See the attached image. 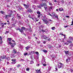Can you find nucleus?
Masks as SVG:
<instances>
[{
    "instance_id": "nucleus-54",
    "label": "nucleus",
    "mask_w": 73,
    "mask_h": 73,
    "mask_svg": "<svg viewBox=\"0 0 73 73\" xmlns=\"http://www.w3.org/2000/svg\"><path fill=\"white\" fill-rule=\"evenodd\" d=\"M0 43H1V44H2V43H3V41L1 40V41L0 42Z\"/></svg>"
},
{
    "instance_id": "nucleus-50",
    "label": "nucleus",
    "mask_w": 73,
    "mask_h": 73,
    "mask_svg": "<svg viewBox=\"0 0 73 73\" xmlns=\"http://www.w3.org/2000/svg\"><path fill=\"white\" fill-rule=\"evenodd\" d=\"M66 17H67V18H69V16H67V15H66Z\"/></svg>"
},
{
    "instance_id": "nucleus-31",
    "label": "nucleus",
    "mask_w": 73,
    "mask_h": 73,
    "mask_svg": "<svg viewBox=\"0 0 73 73\" xmlns=\"http://www.w3.org/2000/svg\"><path fill=\"white\" fill-rule=\"evenodd\" d=\"M8 17V15H5V19H7V17Z\"/></svg>"
},
{
    "instance_id": "nucleus-9",
    "label": "nucleus",
    "mask_w": 73,
    "mask_h": 73,
    "mask_svg": "<svg viewBox=\"0 0 73 73\" xmlns=\"http://www.w3.org/2000/svg\"><path fill=\"white\" fill-rule=\"evenodd\" d=\"M23 5L24 7H25L27 9L28 7H29V5H26L25 4H23Z\"/></svg>"
},
{
    "instance_id": "nucleus-44",
    "label": "nucleus",
    "mask_w": 73,
    "mask_h": 73,
    "mask_svg": "<svg viewBox=\"0 0 73 73\" xmlns=\"http://www.w3.org/2000/svg\"><path fill=\"white\" fill-rule=\"evenodd\" d=\"M64 44L65 45H68V44H69V43H65Z\"/></svg>"
},
{
    "instance_id": "nucleus-5",
    "label": "nucleus",
    "mask_w": 73,
    "mask_h": 73,
    "mask_svg": "<svg viewBox=\"0 0 73 73\" xmlns=\"http://www.w3.org/2000/svg\"><path fill=\"white\" fill-rule=\"evenodd\" d=\"M13 53H14V54H17L18 53H19V52L18 53V52H17V51L15 49L13 50Z\"/></svg>"
},
{
    "instance_id": "nucleus-39",
    "label": "nucleus",
    "mask_w": 73,
    "mask_h": 73,
    "mask_svg": "<svg viewBox=\"0 0 73 73\" xmlns=\"http://www.w3.org/2000/svg\"><path fill=\"white\" fill-rule=\"evenodd\" d=\"M37 7L39 8L40 9V8H41V6H37Z\"/></svg>"
},
{
    "instance_id": "nucleus-8",
    "label": "nucleus",
    "mask_w": 73,
    "mask_h": 73,
    "mask_svg": "<svg viewBox=\"0 0 73 73\" xmlns=\"http://www.w3.org/2000/svg\"><path fill=\"white\" fill-rule=\"evenodd\" d=\"M41 70L39 69V70H36V72L37 73H42V72H41Z\"/></svg>"
},
{
    "instance_id": "nucleus-62",
    "label": "nucleus",
    "mask_w": 73,
    "mask_h": 73,
    "mask_svg": "<svg viewBox=\"0 0 73 73\" xmlns=\"http://www.w3.org/2000/svg\"><path fill=\"white\" fill-rule=\"evenodd\" d=\"M68 27V26H64L65 28H67V27Z\"/></svg>"
},
{
    "instance_id": "nucleus-10",
    "label": "nucleus",
    "mask_w": 73,
    "mask_h": 73,
    "mask_svg": "<svg viewBox=\"0 0 73 73\" xmlns=\"http://www.w3.org/2000/svg\"><path fill=\"white\" fill-rule=\"evenodd\" d=\"M42 37L43 38H44V39H46V38H48V37L46 36L45 35L42 36Z\"/></svg>"
},
{
    "instance_id": "nucleus-32",
    "label": "nucleus",
    "mask_w": 73,
    "mask_h": 73,
    "mask_svg": "<svg viewBox=\"0 0 73 73\" xmlns=\"http://www.w3.org/2000/svg\"><path fill=\"white\" fill-rule=\"evenodd\" d=\"M69 39H70V40H72V39H73V37H71V36H70L69 38Z\"/></svg>"
},
{
    "instance_id": "nucleus-21",
    "label": "nucleus",
    "mask_w": 73,
    "mask_h": 73,
    "mask_svg": "<svg viewBox=\"0 0 73 73\" xmlns=\"http://www.w3.org/2000/svg\"><path fill=\"white\" fill-rule=\"evenodd\" d=\"M34 63V62L32 60L30 62V64H33Z\"/></svg>"
},
{
    "instance_id": "nucleus-58",
    "label": "nucleus",
    "mask_w": 73,
    "mask_h": 73,
    "mask_svg": "<svg viewBox=\"0 0 73 73\" xmlns=\"http://www.w3.org/2000/svg\"><path fill=\"white\" fill-rule=\"evenodd\" d=\"M72 24L71 25H73V21H72Z\"/></svg>"
},
{
    "instance_id": "nucleus-47",
    "label": "nucleus",
    "mask_w": 73,
    "mask_h": 73,
    "mask_svg": "<svg viewBox=\"0 0 73 73\" xmlns=\"http://www.w3.org/2000/svg\"><path fill=\"white\" fill-rule=\"evenodd\" d=\"M12 21H14V17H13V18L12 19Z\"/></svg>"
},
{
    "instance_id": "nucleus-23",
    "label": "nucleus",
    "mask_w": 73,
    "mask_h": 73,
    "mask_svg": "<svg viewBox=\"0 0 73 73\" xmlns=\"http://www.w3.org/2000/svg\"><path fill=\"white\" fill-rule=\"evenodd\" d=\"M52 29V30H55V29H56V28H55V27H53L51 28Z\"/></svg>"
},
{
    "instance_id": "nucleus-20",
    "label": "nucleus",
    "mask_w": 73,
    "mask_h": 73,
    "mask_svg": "<svg viewBox=\"0 0 73 73\" xmlns=\"http://www.w3.org/2000/svg\"><path fill=\"white\" fill-rule=\"evenodd\" d=\"M47 5H46V6H45L44 7V8L45 10V11H46V9H47V7L46 6Z\"/></svg>"
},
{
    "instance_id": "nucleus-33",
    "label": "nucleus",
    "mask_w": 73,
    "mask_h": 73,
    "mask_svg": "<svg viewBox=\"0 0 73 73\" xmlns=\"http://www.w3.org/2000/svg\"><path fill=\"white\" fill-rule=\"evenodd\" d=\"M52 8L53 7H50L49 8V9H52Z\"/></svg>"
},
{
    "instance_id": "nucleus-14",
    "label": "nucleus",
    "mask_w": 73,
    "mask_h": 73,
    "mask_svg": "<svg viewBox=\"0 0 73 73\" xmlns=\"http://www.w3.org/2000/svg\"><path fill=\"white\" fill-rule=\"evenodd\" d=\"M54 16L55 18H57V19H58V15H56L54 14Z\"/></svg>"
},
{
    "instance_id": "nucleus-36",
    "label": "nucleus",
    "mask_w": 73,
    "mask_h": 73,
    "mask_svg": "<svg viewBox=\"0 0 73 73\" xmlns=\"http://www.w3.org/2000/svg\"><path fill=\"white\" fill-rule=\"evenodd\" d=\"M27 54H28V53H26L24 54L25 56H27Z\"/></svg>"
},
{
    "instance_id": "nucleus-29",
    "label": "nucleus",
    "mask_w": 73,
    "mask_h": 73,
    "mask_svg": "<svg viewBox=\"0 0 73 73\" xmlns=\"http://www.w3.org/2000/svg\"><path fill=\"white\" fill-rule=\"evenodd\" d=\"M8 40H9V41L10 42L11 41V38H8Z\"/></svg>"
},
{
    "instance_id": "nucleus-55",
    "label": "nucleus",
    "mask_w": 73,
    "mask_h": 73,
    "mask_svg": "<svg viewBox=\"0 0 73 73\" xmlns=\"http://www.w3.org/2000/svg\"><path fill=\"white\" fill-rule=\"evenodd\" d=\"M9 32L8 31H6V33H5V34H7V33H9Z\"/></svg>"
},
{
    "instance_id": "nucleus-12",
    "label": "nucleus",
    "mask_w": 73,
    "mask_h": 73,
    "mask_svg": "<svg viewBox=\"0 0 73 73\" xmlns=\"http://www.w3.org/2000/svg\"><path fill=\"white\" fill-rule=\"evenodd\" d=\"M1 58L2 59H5L6 58V56L4 55L3 56H1Z\"/></svg>"
},
{
    "instance_id": "nucleus-37",
    "label": "nucleus",
    "mask_w": 73,
    "mask_h": 73,
    "mask_svg": "<svg viewBox=\"0 0 73 73\" xmlns=\"http://www.w3.org/2000/svg\"><path fill=\"white\" fill-rule=\"evenodd\" d=\"M48 15H49V16H52V15H51V14H50V13H49L48 14Z\"/></svg>"
},
{
    "instance_id": "nucleus-2",
    "label": "nucleus",
    "mask_w": 73,
    "mask_h": 73,
    "mask_svg": "<svg viewBox=\"0 0 73 73\" xmlns=\"http://www.w3.org/2000/svg\"><path fill=\"white\" fill-rule=\"evenodd\" d=\"M9 44H10V45H11V48H13L15 45H16V43H12L11 42H9Z\"/></svg>"
},
{
    "instance_id": "nucleus-1",
    "label": "nucleus",
    "mask_w": 73,
    "mask_h": 73,
    "mask_svg": "<svg viewBox=\"0 0 73 73\" xmlns=\"http://www.w3.org/2000/svg\"><path fill=\"white\" fill-rule=\"evenodd\" d=\"M17 31H19V32H20L21 33L24 32L23 30H25V28L24 27H22L21 28V29H16Z\"/></svg>"
},
{
    "instance_id": "nucleus-16",
    "label": "nucleus",
    "mask_w": 73,
    "mask_h": 73,
    "mask_svg": "<svg viewBox=\"0 0 73 73\" xmlns=\"http://www.w3.org/2000/svg\"><path fill=\"white\" fill-rule=\"evenodd\" d=\"M40 1H42L46 2V3H48V1L47 0H40Z\"/></svg>"
},
{
    "instance_id": "nucleus-51",
    "label": "nucleus",
    "mask_w": 73,
    "mask_h": 73,
    "mask_svg": "<svg viewBox=\"0 0 73 73\" xmlns=\"http://www.w3.org/2000/svg\"><path fill=\"white\" fill-rule=\"evenodd\" d=\"M37 43L38 44H40V41H38L37 42Z\"/></svg>"
},
{
    "instance_id": "nucleus-35",
    "label": "nucleus",
    "mask_w": 73,
    "mask_h": 73,
    "mask_svg": "<svg viewBox=\"0 0 73 73\" xmlns=\"http://www.w3.org/2000/svg\"><path fill=\"white\" fill-rule=\"evenodd\" d=\"M7 22H8V23H7V24L8 25H9V24H10V23H9V21H7Z\"/></svg>"
},
{
    "instance_id": "nucleus-11",
    "label": "nucleus",
    "mask_w": 73,
    "mask_h": 73,
    "mask_svg": "<svg viewBox=\"0 0 73 73\" xmlns=\"http://www.w3.org/2000/svg\"><path fill=\"white\" fill-rule=\"evenodd\" d=\"M27 11L28 12H30V13H33V11L31 10V9H29V10H28Z\"/></svg>"
},
{
    "instance_id": "nucleus-40",
    "label": "nucleus",
    "mask_w": 73,
    "mask_h": 73,
    "mask_svg": "<svg viewBox=\"0 0 73 73\" xmlns=\"http://www.w3.org/2000/svg\"><path fill=\"white\" fill-rule=\"evenodd\" d=\"M43 66H46V64H43Z\"/></svg>"
},
{
    "instance_id": "nucleus-6",
    "label": "nucleus",
    "mask_w": 73,
    "mask_h": 73,
    "mask_svg": "<svg viewBox=\"0 0 73 73\" xmlns=\"http://www.w3.org/2000/svg\"><path fill=\"white\" fill-rule=\"evenodd\" d=\"M40 6L42 7H44V6H46V4L45 3H43L40 4Z\"/></svg>"
},
{
    "instance_id": "nucleus-64",
    "label": "nucleus",
    "mask_w": 73,
    "mask_h": 73,
    "mask_svg": "<svg viewBox=\"0 0 73 73\" xmlns=\"http://www.w3.org/2000/svg\"><path fill=\"white\" fill-rule=\"evenodd\" d=\"M18 17L19 18H21V17H20V16H18Z\"/></svg>"
},
{
    "instance_id": "nucleus-43",
    "label": "nucleus",
    "mask_w": 73,
    "mask_h": 73,
    "mask_svg": "<svg viewBox=\"0 0 73 73\" xmlns=\"http://www.w3.org/2000/svg\"><path fill=\"white\" fill-rule=\"evenodd\" d=\"M31 53H32L33 54L35 53V52L34 51H32L31 52Z\"/></svg>"
},
{
    "instance_id": "nucleus-57",
    "label": "nucleus",
    "mask_w": 73,
    "mask_h": 73,
    "mask_svg": "<svg viewBox=\"0 0 73 73\" xmlns=\"http://www.w3.org/2000/svg\"><path fill=\"white\" fill-rule=\"evenodd\" d=\"M31 31L32 30L31 29V28L29 30V31H30L31 32Z\"/></svg>"
},
{
    "instance_id": "nucleus-3",
    "label": "nucleus",
    "mask_w": 73,
    "mask_h": 73,
    "mask_svg": "<svg viewBox=\"0 0 73 73\" xmlns=\"http://www.w3.org/2000/svg\"><path fill=\"white\" fill-rule=\"evenodd\" d=\"M59 64H60V66L58 65V68H61V67L62 68V67H64V65L62 63H59Z\"/></svg>"
},
{
    "instance_id": "nucleus-27",
    "label": "nucleus",
    "mask_w": 73,
    "mask_h": 73,
    "mask_svg": "<svg viewBox=\"0 0 73 73\" xmlns=\"http://www.w3.org/2000/svg\"><path fill=\"white\" fill-rule=\"evenodd\" d=\"M43 52H44V53H46L48 51H47V50H43Z\"/></svg>"
},
{
    "instance_id": "nucleus-15",
    "label": "nucleus",
    "mask_w": 73,
    "mask_h": 73,
    "mask_svg": "<svg viewBox=\"0 0 73 73\" xmlns=\"http://www.w3.org/2000/svg\"><path fill=\"white\" fill-rule=\"evenodd\" d=\"M65 54H68V53H69V51H64Z\"/></svg>"
},
{
    "instance_id": "nucleus-30",
    "label": "nucleus",
    "mask_w": 73,
    "mask_h": 73,
    "mask_svg": "<svg viewBox=\"0 0 73 73\" xmlns=\"http://www.w3.org/2000/svg\"><path fill=\"white\" fill-rule=\"evenodd\" d=\"M60 35H62V36H64L65 37V35L62 34V33H60Z\"/></svg>"
},
{
    "instance_id": "nucleus-34",
    "label": "nucleus",
    "mask_w": 73,
    "mask_h": 73,
    "mask_svg": "<svg viewBox=\"0 0 73 73\" xmlns=\"http://www.w3.org/2000/svg\"><path fill=\"white\" fill-rule=\"evenodd\" d=\"M26 70H27V71H29V68H27V69H26Z\"/></svg>"
},
{
    "instance_id": "nucleus-52",
    "label": "nucleus",
    "mask_w": 73,
    "mask_h": 73,
    "mask_svg": "<svg viewBox=\"0 0 73 73\" xmlns=\"http://www.w3.org/2000/svg\"><path fill=\"white\" fill-rule=\"evenodd\" d=\"M4 27V25H2V28H3Z\"/></svg>"
},
{
    "instance_id": "nucleus-41",
    "label": "nucleus",
    "mask_w": 73,
    "mask_h": 73,
    "mask_svg": "<svg viewBox=\"0 0 73 73\" xmlns=\"http://www.w3.org/2000/svg\"><path fill=\"white\" fill-rule=\"evenodd\" d=\"M20 64H18V65L17 66V67H18V68H19V67H20Z\"/></svg>"
},
{
    "instance_id": "nucleus-63",
    "label": "nucleus",
    "mask_w": 73,
    "mask_h": 73,
    "mask_svg": "<svg viewBox=\"0 0 73 73\" xmlns=\"http://www.w3.org/2000/svg\"><path fill=\"white\" fill-rule=\"evenodd\" d=\"M62 3H64V1L62 0Z\"/></svg>"
},
{
    "instance_id": "nucleus-26",
    "label": "nucleus",
    "mask_w": 73,
    "mask_h": 73,
    "mask_svg": "<svg viewBox=\"0 0 73 73\" xmlns=\"http://www.w3.org/2000/svg\"><path fill=\"white\" fill-rule=\"evenodd\" d=\"M35 54H37V55H38V54H39V53H38V52L36 51L35 52Z\"/></svg>"
},
{
    "instance_id": "nucleus-13",
    "label": "nucleus",
    "mask_w": 73,
    "mask_h": 73,
    "mask_svg": "<svg viewBox=\"0 0 73 73\" xmlns=\"http://www.w3.org/2000/svg\"><path fill=\"white\" fill-rule=\"evenodd\" d=\"M26 49L27 50H28L29 48H31V46H27L25 47Z\"/></svg>"
},
{
    "instance_id": "nucleus-18",
    "label": "nucleus",
    "mask_w": 73,
    "mask_h": 73,
    "mask_svg": "<svg viewBox=\"0 0 73 73\" xmlns=\"http://www.w3.org/2000/svg\"><path fill=\"white\" fill-rule=\"evenodd\" d=\"M67 42H68V44L69 43H72V42L70 40H69V41H67Z\"/></svg>"
},
{
    "instance_id": "nucleus-22",
    "label": "nucleus",
    "mask_w": 73,
    "mask_h": 73,
    "mask_svg": "<svg viewBox=\"0 0 73 73\" xmlns=\"http://www.w3.org/2000/svg\"><path fill=\"white\" fill-rule=\"evenodd\" d=\"M37 13L38 15H40L41 14V13H40V12L39 11H38V12H37Z\"/></svg>"
},
{
    "instance_id": "nucleus-25",
    "label": "nucleus",
    "mask_w": 73,
    "mask_h": 73,
    "mask_svg": "<svg viewBox=\"0 0 73 73\" xmlns=\"http://www.w3.org/2000/svg\"><path fill=\"white\" fill-rule=\"evenodd\" d=\"M0 13H1V14H3L4 13V12L3 11H1L0 12Z\"/></svg>"
},
{
    "instance_id": "nucleus-4",
    "label": "nucleus",
    "mask_w": 73,
    "mask_h": 73,
    "mask_svg": "<svg viewBox=\"0 0 73 73\" xmlns=\"http://www.w3.org/2000/svg\"><path fill=\"white\" fill-rule=\"evenodd\" d=\"M43 22H45V24H48V23H49V21H47L46 19H43Z\"/></svg>"
},
{
    "instance_id": "nucleus-46",
    "label": "nucleus",
    "mask_w": 73,
    "mask_h": 73,
    "mask_svg": "<svg viewBox=\"0 0 73 73\" xmlns=\"http://www.w3.org/2000/svg\"><path fill=\"white\" fill-rule=\"evenodd\" d=\"M43 43H44V44H46V41H44L43 42Z\"/></svg>"
},
{
    "instance_id": "nucleus-19",
    "label": "nucleus",
    "mask_w": 73,
    "mask_h": 73,
    "mask_svg": "<svg viewBox=\"0 0 73 73\" xmlns=\"http://www.w3.org/2000/svg\"><path fill=\"white\" fill-rule=\"evenodd\" d=\"M29 17L30 19H32V20H34V18H32V17H31V16L30 15H29Z\"/></svg>"
},
{
    "instance_id": "nucleus-24",
    "label": "nucleus",
    "mask_w": 73,
    "mask_h": 73,
    "mask_svg": "<svg viewBox=\"0 0 73 73\" xmlns=\"http://www.w3.org/2000/svg\"><path fill=\"white\" fill-rule=\"evenodd\" d=\"M41 32H45V30L43 29H41Z\"/></svg>"
},
{
    "instance_id": "nucleus-56",
    "label": "nucleus",
    "mask_w": 73,
    "mask_h": 73,
    "mask_svg": "<svg viewBox=\"0 0 73 73\" xmlns=\"http://www.w3.org/2000/svg\"><path fill=\"white\" fill-rule=\"evenodd\" d=\"M49 48H50H50H52V46H50L49 47Z\"/></svg>"
},
{
    "instance_id": "nucleus-45",
    "label": "nucleus",
    "mask_w": 73,
    "mask_h": 73,
    "mask_svg": "<svg viewBox=\"0 0 73 73\" xmlns=\"http://www.w3.org/2000/svg\"><path fill=\"white\" fill-rule=\"evenodd\" d=\"M47 40L48 41H50V39L49 38Z\"/></svg>"
},
{
    "instance_id": "nucleus-59",
    "label": "nucleus",
    "mask_w": 73,
    "mask_h": 73,
    "mask_svg": "<svg viewBox=\"0 0 73 73\" xmlns=\"http://www.w3.org/2000/svg\"><path fill=\"white\" fill-rule=\"evenodd\" d=\"M55 69H56V70H58V69L57 68H55Z\"/></svg>"
},
{
    "instance_id": "nucleus-28",
    "label": "nucleus",
    "mask_w": 73,
    "mask_h": 73,
    "mask_svg": "<svg viewBox=\"0 0 73 73\" xmlns=\"http://www.w3.org/2000/svg\"><path fill=\"white\" fill-rule=\"evenodd\" d=\"M12 13L10 14L9 15H8V16L9 17H11V16H12Z\"/></svg>"
},
{
    "instance_id": "nucleus-49",
    "label": "nucleus",
    "mask_w": 73,
    "mask_h": 73,
    "mask_svg": "<svg viewBox=\"0 0 73 73\" xmlns=\"http://www.w3.org/2000/svg\"><path fill=\"white\" fill-rule=\"evenodd\" d=\"M0 40H2V37H1V36H0Z\"/></svg>"
},
{
    "instance_id": "nucleus-48",
    "label": "nucleus",
    "mask_w": 73,
    "mask_h": 73,
    "mask_svg": "<svg viewBox=\"0 0 73 73\" xmlns=\"http://www.w3.org/2000/svg\"><path fill=\"white\" fill-rule=\"evenodd\" d=\"M35 19H36V21H38V20H36V19H37V18H35Z\"/></svg>"
},
{
    "instance_id": "nucleus-7",
    "label": "nucleus",
    "mask_w": 73,
    "mask_h": 73,
    "mask_svg": "<svg viewBox=\"0 0 73 73\" xmlns=\"http://www.w3.org/2000/svg\"><path fill=\"white\" fill-rule=\"evenodd\" d=\"M11 61L13 62V64H15L16 63V59H12Z\"/></svg>"
},
{
    "instance_id": "nucleus-17",
    "label": "nucleus",
    "mask_w": 73,
    "mask_h": 73,
    "mask_svg": "<svg viewBox=\"0 0 73 73\" xmlns=\"http://www.w3.org/2000/svg\"><path fill=\"white\" fill-rule=\"evenodd\" d=\"M59 11H63V9L62 8H60Z\"/></svg>"
},
{
    "instance_id": "nucleus-60",
    "label": "nucleus",
    "mask_w": 73,
    "mask_h": 73,
    "mask_svg": "<svg viewBox=\"0 0 73 73\" xmlns=\"http://www.w3.org/2000/svg\"><path fill=\"white\" fill-rule=\"evenodd\" d=\"M7 23H3V24H4L5 25H7Z\"/></svg>"
},
{
    "instance_id": "nucleus-42",
    "label": "nucleus",
    "mask_w": 73,
    "mask_h": 73,
    "mask_svg": "<svg viewBox=\"0 0 73 73\" xmlns=\"http://www.w3.org/2000/svg\"><path fill=\"white\" fill-rule=\"evenodd\" d=\"M38 18H39L40 17V14H39L38 15Z\"/></svg>"
},
{
    "instance_id": "nucleus-53",
    "label": "nucleus",
    "mask_w": 73,
    "mask_h": 73,
    "mask_svg": "<svg viewBox=\"0 0 73 73\" xmlns=\"http://www.w3.org/2000/svg\"><path fill=\"white\" fill-rule=\"evenodd\" d=\"M12 69H13V68H11L10 69V71L12 70Z\"/></svg>"
},
{
    "instance_id": "nucleus-61",
    "label": "nucleus",
    "mask_w": 73,
    "mask_h": 73,
    "mask_svg": "<svg viewBox=\"0 0 73 73\" xmlns=\"http://www.w3.org/2000/svg\"><path fill=\"white\" fill-rule=\"evenodd\" d=\"M49 21H51V22H52V21L50 19H49Z\"/></svg>"
},
{
    "instance_id": "nucleus-38",
    "label": "nucleus",
    "mask_w": 73,
    "mask_h": 73,
    "mask_svg": "<svg viewBox=\"0 0 73 73\" xmlns=\"http://www.w3.org/2000/svg\"><path fill=\"white\" fill-rule=\"evenodd\" d=\"M40 64H36V66H40Z\"/></svg>"
}]
</instances>
